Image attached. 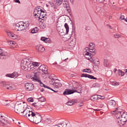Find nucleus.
<instances>
[{
  "instance_id": "obj_1",
  "label": "nucleus",
  "mask_w": 127,
  "mask_h": 127,
  "mask_svg": "<svg viewBox=\"0 0 127 127\" xmlns=\"http://www.w3.org/2000/svg\"><path fill=\"white\" fill-rule=\"evenodd\" d=\"M40 63L32 62L31 58H24L21 62V68L24 71H32L33 67H38Z\"/></svg>"
},
{
  "instance_id": "obj_2",
  "label": "nucleus",
  "mask_w": 127,
  "mask_h": 127,
  "mask_svg": "<svg viewBox=\"0 0 127 127\" xmlns=\"http://www.w3.org/2000/svg\"><path fill=\"white\" fill-rule=\"evenodd\" d=\"M115 109L116 110L113 111V112L116 113V122L118 126L122 127V126H124L127 121V114L122 111H119V108H116Z\"/></svg>"
},
{
  "instance_id": "obj_3",
  "label": "nucleus",
  "mask_w": 127,
  "mask_h": 127,
  "mask_svg": "<svg viewBox=\"0 0 127 127\" xmlns=\"http://www.w3.org/2000/svg\"><path fill=\"white\" fill-rule=\"evenodd\" d=\"M26 118H28V120H29L30 122L34 123V124H36V125H38V124L41 123V121H42V116H41L39 113H37V112H33L31 111L28 113Z\"/></svg>"
},
{
  "instance_id": "obj_4",
  "label": "nucleus",
  "mask_w": 127,
  "mask_h": 127,
  "mask_svg": "<svg viewBox=\"0 0 127 127\" xmlns=\"http://www.w3.org/2000/svg\"><path fill=\"white\" fill-rule=\"evenodd\" d=\"M14 111L15 113L19 115L24 114V117L26 118L30 110H24V106L21 103H16Z\"/></svg>"
},
{
  "instance_id": "obj_5",
  "label": "nucleus",
  "mask_w": 127,
  "mask_h": 127,
  "mask_svg": "<svg viewBox=\"0 0 127 127\" xmlns=\"http://www.w3.org/2000/svg\"><path fill=\"white\" fill-rule=\"evenodd\" d=\"M13 26L16 31H22V30L26 29V28L29 26V22L25 21L24 22L23 21H20L17 23L14 24Z\"/></svg>"
},
{
  "instance_id": "obj_6",
  "label": "nucleus",
  "mask_w": 127,
  "mask_h": 127,
  "mask_svg": "<svg viewBox=\"0 0 127 127\" xmlns=\"http://www.w3.org/2000/svg\"><path fill=\"white\" fill-rule=\"evenodd\" d=\"M14 122L13 119H8L3 116V114L0 113V125L3 127H10V125Z\"/></svg>"
},
{
  "instance_id": "obj_7",
  "label": "nucleus",
  "mask_w": 127,
  "mask_h": 127,
  "mask_svg": "<svg viewBox=\"0 0 127 127\" xmlns=\"http://www.w3.org/2000/svg\"><path fill=\"white\" fill-rule=\"evenodd\" d=\"M32 80L34 82H37V83H39L41 87H44V88H47V89H49V90H51V91H53L55 93H57V92H58V91H55L52 88L43 84V83L41 82V80H40V78H39V74L37 73H35L34 77H32Z\"/></svg>"
},
{
  "instance_id": "obj_8",
  "label": "nucleus",
  "mask_w": 127,
  "mask_h": 127,
  "mask_svg": "<svg viewBox=\"0 0 127 127\" xmlns=\"http://www.w3.org/2000/svg\"><path fill=\"white\" fill-rule=\"evenodd\" d=\"M25 88L26 91H32L34 90V85L32 83H27L25 84Z\"/></svg>"
},
{
  "instance_id": "obj_9",
  "label": "nucleus",
  "mask_w": 127,
  "mask_h": 127,
  "mask_svg": "<svg viewBox=\"0 0 127 127\" xmlns=\"http://www.w3.org/2000/svg\"><path fill=\"white\" fill-rule=\"evenodd\" d=\"M81 78L84 77L85 78H89V79H92L93 80H97V77H94V76L87 74V73H83L81 75Z\"/></svg>"
},
{
  "instance_id": "obj_10",
  "label": "nucleus",
  "mask_w": 127,
  "mask_h": 127,
  "mask_svg": "<svg viewBox=\"0 0 127 127\" xmlns=\"http://www.w3.org/2000/svg\"><path fill=\"white\" fill-rule=\"evenodd\" d=\"M11 101L9 100H6V99H2L0 101V103L1 105L3 106H5V107H7L8 106H9V104H10Z\"/></svg>"
},
{
  "instance_id": "obj_11",
  "label": "nucleus",
  "mask_w": 127,
  "mask_h": 127,
  "mask_svg": "<svg viewBox=\"0 0 127 127\" xmlns=\"http://www.w3.org/2000/svg\"><path fill=\"white\" fill-rule=\"evenodd\" d=\"M41 10L42 9L39 8H36L34 9L33 14L34 16H41Z\"/></svg>"
},
{
  "instance_id": "obj_12",
  "label": "nucleus",
  "mask_w": 127,
  "mask_h": 127,
  "mask_svg": "<svg viewBox=\"0 0 127 127\" xmlns=\"http://www.w3.org/2000/svg\"><path fill=\"white\" fill-rule=\"evenodd\" d=\"M39 69L44 74H47V70L48 69H47V66H46V65L43 64L40 65L39 67Z\"/></svg>"
},
{
  "instance_id": "obj_13",
  "label": "nucleus",
  "mask_w": 127,
  "mask_h": 127,
  "mask_svg": "<svg viewBox=\"0 0 127 127\" xmlns=\"http://www.w3.org/2000/svg\"><path fill=\"white\" fill-rule=\"evenodd\" d=\"M75 92H77L76 90H71L69 89H65L63 93V95L66 96V95H71V94H74Z\"/></svg>"
},
{
  "instance_id": "obj_14",
  "label": "nucleus",
  "mask_w": 127,
  "mask_h": 127,
  "mask_svg": "<svg viewBox=\"0 0 127 127\" xmlns=\"http://www.w3.org/2000/svg\"><path fill=\"white\" fill-rule=\"evenodd\" d=\"M1 85L3 89H6V90H11V89H12V87L8 84H6V82H5L2 81L1 82Z\"/></svg>"
},
{
  "instance_id": "obj_15",
  "label": "nucleus",
  "mask_w": 127,
  "mask_h": 127,
  "mask_svg": "<svg viewBox=\"0 0 127 127\" xmlns=\"http://www.w3.org/2000/svg\"><path fill=\"white\" fill-rule=\"evenodd\" d=\"M36 49L39 53H42L45 51V48L41 45H38L36 47Z\"/></svg>"
},
{
  "instance_id": "obj_16",
  "label": "nucleus",
  "mask_w": 127,
  "mask_h": 127,
  "mask_svg": "<svg viewBox=\"0 0 127 127\" xmlns=\"http://www.w3.org/2000/svg\"><path fill=\"white\" fill-rule=\"evenodd\" d=\"M6 77H9V78H13L14 79H16L18 77V73L17 72H14L12 73H8L6 75Z\"/></svg>"
},
{
  "instance_id": "obj_17",
  "label": "nucleus",
  "mask_w": 127,
  "mask_h": 127,
  "mask_svg": "<svg viewBox=\"0 0 127 127\" xmlns=\"http://www.w3.org/2000/svg\"><path fill=\"white\" fill-rule=\"evenodd\" d=\"M0 56H3L4 57H8L9 56L8 53L6 52H3L2 49H1V48H0Z\"/></svg>"
},
{
  "instance_id": "obj_18",
  "label": "nucleus",
  "mask_w": 127,
  "mask_h": 127,
  "mask_svg": "<svg viewBox=\"0 0 127 127\" xmlns=\"http://www.w3.org/2000/svg\"><path fill=\"white\" fill-rule=\"evenodd\" d=\"M41 40L42 41H44L45 43H50L51 42V40L49 38H46L45 37H42L41 38Z\"/></svg>"
},
{
  "instance_id": "obj_19",
  "label": "nucleus",
  "mask_w": 127,
  "mask_h": 127,
  "mask_svg": "<svg viewBox=\"0 0 127 127\" xmlns=\"http://www.w3.org/2000/svg\"><path fill=\"white\" fill-rule=\"evenodd\" d=\"M108 104L109 106L111 107V108H115V107H116V105H117L116 101L113 100H110L108 102Z\"/></svg>"
},
{
  "instance_id": "obj_20",
  "label": "nucleus",
  "mask_w": 127,
  "mask_h": 127,
  "mask_svg": "<svg viewBox=\"0 0 127 127\" xmlns=\"http://www.w3.org/2000/svg\"><path fill=\"white\" fill-rule=\"evenodd\" d=\"M7 107L9 108L10 110H15V104L12 102H11L9 106H8Z\"/></svg>"
},
{
  "instance_id": "obj_21",
  "label": "nucleus",
  "mask_w": 127,
  "mask_h": 127,
  "mask_svg": "<svg viewBox=\"0 0 127 127\" xmlns=\"http://www.w3.org/2000/svg\"><path fill=\"white\" fill-rule=\"evenodd\" d=\"M75 90H73V91H76L75 93H78V94H81L82 93V87L81 86H78L74 88Z\"/></svg>"
},
{
  "instance_id": "obj_22",
  "label": "nucleus",
  "mask_w": 127,
  "mask_h": 127,
  "mask_svg": "<svg viewBox=\"0 0 127 127\" xmlns=\"http://www.w3.org/2000/svg\"><path fill=\"white\" fill-rule=\"evenodd\" d=\"M89 49L92 51V52H94V51H95V44L93 43H90L89 44Z\"/></svg>"
},
{
  "instance_id": "obj_23",
  "label": "nucleus",
  "mask_w": 127,
  "mask_h": 127,
  "mask_svg": "<svg viewBox=\"0 0 127 127\" xmlns=\"http://www.w3.org/2000/svg\"><path fill=\"white\" fill-rule=\"evenodd\" d=\"M32 105L36 109H39V108L41 107V104H40L39 102L34 103L32 104Z\"/></svg>"
},
{
  "instance_id": "obj_24",
  "label": "nucleus",
  "mask_w": 127,
  "mask_h": 127,
  "mask_svg": "<svg viewBox=\"0 0 127 127\" xmlns=\"http://www.w3.org/2000/svg\"><path fill=\"white\" fill-rule=\"evenodd\" d=\"M70 46H71V47H74L75 45H76V40L72 39L69 43Z\"/></svg>"
},
{
  "instance_id": "obj_25",
  "label": "nucleus",
  "mask_w": 127,
  "mask_h": 127,
  "mask_svg": "<svg viewBox=\"0 0 127 127\" xmlns=\"http://www.w3.org/2000/svg\"><path fill=\"white\" fill-rule=\"evenodd\" d=\"M118 76H121V77H123L125 76V72L122 71L121 69L118 70Z\"/></svg>"
},
{
  "instance_id": "obj_26",
  "label": "nucleus",
  "mask_w": 127,
  "mask_h": 127,
  "mask_svg": "<svg viewBox=\"0 0 127 127\" xmlns=\"http://www.w3.org/2000/svg\"><path fill=\"white\" fill-rule=\"evenodd\" d=\"M64 27L66 29V34H65V35H66V34H68V32H69V26L68 25V24L65 23L64 24Z\"/></svg>"
},
{
  "instance_id": "obj_27",
  "label": "nucleus",
  "mask_w": 127,
  "mask_h": 127,
  "mask_svg": "<svg viewBox=\"0 0 127 127\" xmlns=\"http://www.w3.org/2000/svg\"><path fill=\"white\" fill-rule=\"evenodd\" d=\"M55 87H56V88L57 89H59V88H60V87H62V83L60 82H56L55 83Z\"/></svg>"
},
{
  "instance_id": "obj_28",
  "label": "nucleus",
  "mask_w": 127,
  "mask_h": 127,
  "mask_svg": "<svg viewBox=\"0 0 127 127\" xmlns=\"http://www.w3.org/2000/svg\"><path fill=\"white\" fill-rule=\"evenodd\" d=\"M99 97L97 95H93L91 97V100H92V101H97Z\"/></svg>"
},
{
  "instance_id": "obj_29",
  "label": "nucleus",
  "mask_w": 127,
  "mask_h": 127,
  "mask_svg": "<svg viewBox=\"0 0 127 127\" xmlns=\"http://www.w3.org/2000/svg\"><path fill=\"white\" fill-rule=\"evenodd\" d=\"M39 29L37 27H36L31 30V33L34 34V33H37V32L38 31Z\"/></svg>"
},
{
  "instance_id": "obj_30",
  "label": "nucleus",
  "mask_w": 127,
  "mask_h": 127,
  "mask_svg": "<svg viewBox=\"0 0 127 127\" xmlns=\"http://www.w3.org/2000/svg\"><path fill=\"white\" fill-rule=\"evenodd\" d=\"M82 72H84L85 73H89V74H91V73H92V71H91V69L89 68H86V69H83L82 70Z\"/></svg>"
},
{
  "instance_id": "obj_31",
  "label": "nucleus",
  "mask_w": 127,
  "mask_h": 127,
  "mask_svg": "<svg viewBox=\"0 0 127 127\" xmlns=\"http://www.w3.org/2000/svg\"><path fill=\"white\" fill-rule=\"evenodd\" d=\"M9 43L10 46H12V47H14L16 45V43L15 41H10Z\"/></svg>"
},
{
  "instance_id": "obj_32",
  "label": "nucleus",
  "mask_w": 127,
  "mask_h": 127,
  "mask_svg": "<svg viewBox=\"0 0 127 127\" xmlns=\"http://www.w3.org/2000/svg\"><path fill=\"white\" fill-rule=\"evenodd\" d=\"M43 15H45V16H46L48 15V14H47V12H46L45 11L41 10V16H43Z\"/></svg>"
},
{
  "instance_id": "obj_33",
  "label": "nucleus",
  "mask_w": 127,
  "mask_h": 127,
  "mask_svg": "<svg viewBox=\"0 0 127 127\" xmlns=\"http://www.w3.org/2000/svg\"><path fill=\"white\" fill-rule=\"evenodd\" d=\"M89 57L90 58H88L87 60H89L90 62H91V63H93V64H96L94 59L92 58V56H90Z\"/></svg>"
},
{
  "instance_id": "obj_34",
  "label": "nucleus",
  "mask_w": 127,
  "mask_h": 127,
  "mask_svg": "<svg viewBox=\"0 0 127 127\" xmlns=\"http://www.w3.org/2000/svg\"><path fill=\"white\" fill-rule=\"evenodd\" d=\"M74 104H75V102L72 100H70L66 103V105L67 106H73Z\"/></svg>"
},
{
  "instance_id": "obj_35",
  "label": "nucleus",
  "mask_w": 127,
  "mask_h": 127,
  "mask_svg": "<svg viewBox=\"0 0 127 127\" xmlns=\"http://www.w3.org/2000/svg\"><path fill=\"white\" fill-rule=\"evenodd\" d=\"M38 101L39 102H45L46 101V99H45V98H44V97H41L38 98Z\"/></svg>"
},
{
  "instance_id": "obj_36",
  "label": "nucleus",
  "mask_w": 127,
  "mask_h": 127,
  "mask_svg": "<svg viewBox=\"0 0 127 127\" xmlns=\"http://www.w3.org/2000/svg\"><path fill=\"white\" fill-rule=\"evenodd\" d=\"M104 65L105 67H109V62H108L107 59L104 60Z\"/></svg>"
},
{
  "instance_id": "obj_37",
  "label": "nucleus",
  "mask_w": 127,
  "mask_h": 127,
  "mask_svg": "<svg viewBox=\"0 0 127 127\" xmlns=\"http://www.w3.org/2000/svg\"><path fill=\"white\" fill-rule=\"evenodd\" d=\"M58 1L56 2V4L58 5V6H59V5H61L62 4V1L63 0H56Z\"/></svg>"
},
{
  "instance_id": "obj_38",
  "label": "nucleus",
  "mask_w": 127,
  "mask_h": 127,
  "mask_svg": "<svg viewBox=\"0 0 127 127\" xmlns=\"http://www.w3.org/2000/svg\"><path fill=\"white\" fill-rule=\"evenodd\" d=\"M27 101L29 103H33V102H34V99L32 97H30L27 99Z\"/></svg>"
},
{
  "instance_id": "obj_39",
  "label": "nucleus",
  "mask_w": 127,
  "mask_h": 127,
  "mask_svg": "<svg viewBox=\"0 0 127 127\" xmlns=\"http://www.w3.org/2000/svg\"><path fill=\"white\" fill-rule=\"evenodd\" d=\"M40 28H41L42 29H44V28H45V27H46V25H45V24L44 23H42L40 26Z\"/></svg>"
},
{
  "instance_id": "obj_40",
  "label": "nucleus",
  "mask_w": 127,
  "mask_h": 127,
  "mask_svg": "<svg viewBox=\"0 0 127 127\" xmlns=\"http://www.w3.org/2000/svg\"><path fill=\"white\" fill-rule=\"evenodd\" d=\"M115 38H120L121 37V35L119 34H116L114 35Z\"/></svg>"
},
{
  "instance_id": "obj_41",
  "label": "nucleus",
  "mask_w": 127,
  "mask_h": 127,
  "mask_svg": "<svg viewBox=\"0 0 127 127\" xmlns=\"http://www.w3.org/2000/svg\"><path fill=\"white\" fill-rule=\"evenodd\" d=\"M89 52H91L92 54H90V55H92V56H94L95 54H96V53H95V51H92V50L89 49Z\"/></svg>"
},
{
  "instance_id": "obj_42",
  "label": "nucleus",
  "mask_w": 127,
  "mask_h": 127,
  "mask_svg": "<svg viewBox=\"0 0 127 127\" xmlns=\"http://www.w3.org/2000/svg\"><path fill=\"white\" fill-rule=\"evenodd\" d=\"M7 34L8 36H11V37H14V34H12V32H9Z\"/></svg>"
},
{
  "instance_id": "obj_43",
  "label": "nucleus",
  "mask_w": 127,
  "mask_h": 127,
  "mask_svg": "<svg viewBox=\"0 0 127 127\" xmlns=\"http://www.w3.org/2000/svg\"><path fill=\"white\" fill-rule=\"evenodd\" d=\"M63 4L64 5V6L65 7H67V3H68V2L65 0H64V1H63Z\"/></svg>"
},
{
  "instance_id": "obj_44",
  "label": "nucleus",
  "mask_w": 127,
  "mask_h": 127,
  "mask_svg": "<svg viewBox=\"0 0 127 127\" xmlns=\"http://www.w3.org/2000/svg\"><path fill=\"white\" fill-rule=\"evenodd\" d=\"M96 1L97 2H99V3H102V2H104V1H105V0H96Z\"/></svg>"
},
{
  "instance_id": "obj_45",
  "label": "nucleus",
  "mask_w": 127,
  "mask_h": 127,
  "mask_svg": "<svg viewBox=\"0 0 127 127\" xmlns=\"http://www.w3.org/2000/svg\"><path fill=\"white\" fill-rule=\"evenodd\" d=\"M38 18L39 21H40L41 22H43V21L42 19V18L41 16L38 17Z\"/></svg>"
},
{
  "instance_id": "obj_46",
  "label": "nucleus",
  "mask_w": 127,
  "mask_h": 127,
  "mask_svg": "<svg viewBox=\"0 0 127 127\" xmlns=\"http://www.w3.org/2000/svg\"><path fill=\"white\" fill-rule=\"evenodd\" d=\"M49 3L51 6L52 7L55 6V4H54V3H53V2H49Z\"/></svg>"
},
{
  "instance_id": "obj_47",
  "label": "nucleus",
  "mask_w": 127,
  "mask_h": 127,
  "mask_svg": "<svg viewBox=\"0 0 127 127\" xmlns=\"http://www.w3.org/2000/svg\"><path fill=\"white\" fill-rule=\"evenodd\" d=\"M42 20L43 21H45V20H46V16H42Z\"/></svg>"
},
{
  "instance_id": "obj_48",
  "label": "nucleus",
  "mask_w": 127,
  "mask_h": 127,
  "mask_svg": "<svg viewBox=\"0 0 127 127\" xmlns=\"http://www.w3.org/2000/svg\"><path fill=\"white\" fill-rule=\"evenodd\" d=\"M85 55L86 56H90V57L92 56V55H91V54H90V53H89L88 52H86V53L85 54Z\"/></svg>"
},
{
  "instance_id": "obj_49",
  "label": "nucleus",
  "mask_w": 127,
  "mask_h": 127,
  "mask_svg": "<svg viewBox=\"0 0 127 127\" xmlns=\"http://www.w3.org/2000/svg\"><path fill=\"white\" fill-rule=\"evenodd\" d=\"M119 19H120V20L125 19V16H120Z\"/></svg>"
},
{
  "instance_id": "obj_50",
  "label": "nucleus",
  "mask_w": 127,
  "mask_h": 127,
  "mask_svg": "<svg viewBox=\"0 0 127 127\" xmlns=\"http://www.w3.org/2000/svg\"><path fill=\"white\" fill-rule=\"evenodd\" d=\"M71 36H72V34L69 35V36L68 37L66 38V40H68V39H70V38H71Z\"/></svg>"
},
{
  "instance_id": "obj_51",
  "label": "nucleus",
  "mask_w": 127,
  "mask_h": 127,
  "mask_svg": "<svg viewBox=\"0 0 127 127\" xmlns=\"http://www.w3.org/2000/svg\"><path fill=\"white\" fill-rule=\"evenodd\" d=\"M15 2H17V3H20V1L19 0H15Z\"/></svg>"
},
{
  "instance_id": "obj_52",
  "label": "nucleus",
  "mask_w": 127,
  "mask_h": 127,
  "mask_svg": "<svg viewBox=\"0 0 127 127\" xmlns=\"http://www.w3.org/2000/svg\"><path fill=\"white\" fill-rule=\"evenodd\" d=\"M85 30H90V27H86L85 28Z\"/></svg>"
},
{
  "instance_id": "obj_53",
  "label": "nucleus",
  "mask_w": 127,
  "mask_h": 127,
  "mask_svg": "<svg viewBox=\"0 0 127 127\" xmlns=\"http://www.w3.org/2000/svg\"><path fill=\"white\" fill-rule=\"evenodd\" d=\"M113 85L114 86H118V85H119V84L118 83L117 84V83H116V82H113Z\"/></svg>"
},
{
  "instance_id": "obj_54",
  "label": "nucleus",
  "mask_w": 127,
  "mask_h": 127,
  "mask_svg": "<svg viewBox=\"0 0 127 127\" xmlns=\"http://www.w3.org/2000/svg\"><path fill=\"white\" fill-rule=\"evenodd\" d=\"M93 86H94V87H96V86H99V84L98 83H95V84H93Z\"/></svg>"
},
{
  "instance_id": "obj_55",
  "label": "nucleus",
  "mask_w": 127,
  "mask_h": 127,
  "mask_svg": "<svg viewBox=\"0 0 127 127\" xmlns=\"http://www.w3.org/2000/svg\"><path fill=\"white\" fill-rule=\"evenodd\" d=\"M94 111H96V112H99V111H100V109H94Z\"/></svg>"
},
{
  "instance_id": "obj_56",
  "label": "nucleus",
  "mask_w": 127,
  "mask_h": 127,
  "mask_svg": "<svg viewBox=\"0 0 127 127\" xmlns=\"http://www.w3.org/2000/svg\"><path fill=\"white\" fill-rule=\"evenodd\" d=\"M97 66H99V65H100V62H99V61H97Z\"/></svg>"
},
{
  "instance_id": "obj_57",
  "label": "nucleus",
  "mask_w": 127,
  "mask_h": 127,
  "mask_svg": "<svg viewBox=\"0 0 127 127\" xmlns=\"http://www.w3.org/2000/svg\"><path fill=\"white\" fill-rule=\"evenodd\" d=\"M113 71L114 73H116L117 72V68H114Z\"/></svg>"
},
{
  "instance_id": "obj_58",
  "label": "nucleus",
  "mask_w": 127,
  "mask_h": 127,
  "mask_svg": "<svg viewBox=\"0 0 127 127\" xmlns=\"http://www.w3.org/2000/svg\"><path fill=\"white\" fill-rule=\"evenodd\" d=\"M107 26H108V27H109V28H110V29H112V27L111 26V25H107Z\"/></svg>"
},
{
  "instance_id": "obj_59",
  "label": "nucleus",
  "mask_w": 127,
  "mask_h": 127,
  "mask_svg": "<svg viewBox=\"0 0 127 127\" xmlns=\"http://www.w3.org/2000/svg\"><path fill=\"white\" fill-rule=\"evenodd\" d=\"M44 89L42 88V89H41V92H44Z\"/></svg>"
},
{
  "instance_id": "obj_60",
  "label": "nucleus",
  "mask_w": 127,
  "mask_h": 127,
  "mask_svg": "<svg viewBox=\"0 0 127 127\" xmlns=\"http://www.w3.org/2000/svg\"><path fill=\"white\" fill-rule=\"evenodd\" d=\"M66 60H68V58H66V59H64V62H66Z\"/></svg>"
},
{
  "instance_id": "obj_61",
  "label": "nucleus",
  "mask_w": 127,
  "mask_h": 127,
  "mask_svg": "<svg viewBox=\"0 0 127 127\" xmlns=\"http://www.w3.org/2000/svg\"><path fill=\"white\" fill-rule=\"evenodd\" d=\"M126 72H125V73L126 74V75H127V69L126 70Z\"/></svg>"
},
{
  "instance_id": "obj_62",
  "label": "nucleus",
  "mask_w": 127,
  "mask_h": 127,
  "mask_svg": "<svg viewBox=\"0 0 127 127\" xmlns=\"http://www.w3.org/2000/svg\"><path fill=\"white\" fill-rule=\"evenodd\" d=\"M125 21H126V22H127V19H125Z\"/></svg>"
},
{
  "instance_id": "obj_63",
  "label": "nucleus",
  "mask_w": 127,
  "mask_h": 127,
  "mask_svg": "<svg viewBox=\"0 0 127 127\" xmlns=\"http://www.w3.org/2000/svg\"><path fill=\"white\" fill-rule=\"evenodd\" d=\"M18 125H20V123L18 122Z\"/></svg>"
},
{
  "instance_id": "obj_64",
  "label": "nucleus",
  "mask_w": 127,
  "mask_h": 127,
  "mask_svg": "<svg viewBox=\"0 0 127 127\" xmlns=\"http://www.w3.org/2000/svg\"><path fill=\"white\" fill-rule=\"evenodd\" d=\"M121 16H124V15H121Z\"/></svg>"
}]
</instances>
